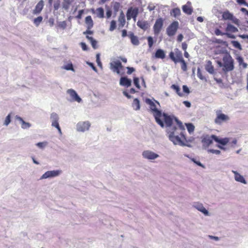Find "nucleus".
Returning a JSON list of instances; mask_svg holds the SVG:
<instances>
[{
  "instance_id": "8",
  "label": "nucleus",
  "mask_w": 248,
  "mask_h": 248,
  "mask_svg": "<svg viewBox=\"0 0 248 248\" xmlns=\"http://www.w3.org/2000/svg\"><path fill=\"white\" fill-rule=\"evenodd\" d=\"M91 126L89 121L79 122L76 125V129L78 132H84L88 131Z\"/></svg>"
},
{
  "instance_id": "50",
  "label": "nucleus",
  "mask_w": 248,
  "mask_h": 248,
  "mask_svg": "<svg viewBox=\"0 0 248 248\" xmlns=\"http://www.w3.org/2000/svg\"><path fill=\"white\" fill-rule=\"evenodd\" d=\"M180 62H181V63H182V65H181L182 69L184 71H186L187 70V65H186V62L184 60L182 61H181Z\"/></svg>"
},
{
  "instance_id": "58",
  "label": "nucleus",
  "mask_w": 248,
  "mask_h": 248,
  "mask_svg": "<svg viewBox=\"0 0 248 248\" xmlns=\"http://www.w3.org/2000/svg\"><path fill=\"white\" fill-rule=\"evenodd\" d=\"M126 69H127V73L128 75L132 74L135 71V69L133 67H127Z\"/></svg>"
},
{
  "instance_id": "2",
  "label": "nucleus",
  "mask_w": 248,
  "mask_h": 248,
  "mask_svg": "<svg viewBox=\"0 0 248 248\" xmlns=\"http://www.w3.org/2000/svg\"><path fill=\"white\" fill-rule=\"evenodd\" d=\"M145 102L149 106L150 110L155 117L156 122L161 127H164V122L161 119L162 111L158 109L157 107V106L160 107V103L154 98L153 99L146 98Z\"/></svg>"
},
{
  "instance_id": "36",
  "label": "nucleus",
  "mask_w": 248,
  "mask_h": 248,
  "mask_svg": "<svg viewBox=\"0 0 248 248\" xmlns=\"http://www.w3.org/2000/svg\"><path fill=\"white\" fill-rule=\"evenodd\" d=\"M222 17L224 19H232L233 18V15L231 14L229 12L227 11L223 13L222 15Z\"/></svg>"
},
{
  "instance_id": "6",
  "label": "nucleus",
  "mask_w": 248,
  "mask_h": 248,
  "mask_svg": "<svg viewBox=\"0 0 248 248\" xmlns=\"http://www.w3.org/2000/svg\"><path fill=\"white\" fill-rule=\"evenodd\" d=\"M164 20L161 18H158L153 26V31L155 35H158L161 31L164 24Z\"/></svg>"
},
{
  "instance_id": "15",
  "label": "nucleus",
  "mask_w": 248,
  "mask_h": 248,
  "mask_svg": "<svg viewBox=\"0 0 248 248\" xmlns=\"http://www.w3.org/2000/svg\"><path fill=\"white\" fill-rule=\"evenodd\" d=\"M162 118H163V120L166 124V127H168V128H170V127H172L173 126L172 125L173 120L170 116L168 115L166 113L162 112L161 119Z\"/></svg>"
},
{
  "instance_id": "34",
  "label": "nucleus",
  "mask_w": 248,
  "mask_h": 248,
  "mask_svg": "<svg viewBox=\"0 0 248 248\" xmlns=\"http://www.w3.org/2000/svg\"><path fill=\"white\" fill-rule=\"evenodd\" d=\"M96 13L97 16L99 18H103L104 16V11L103 8L100 7L96 9Z\"/></svg>"
},
{
  "instance_id": "3",
  "label": "nucleus",
  "mask_w": 248,
  "mask_h": 248,
  "mask_svg": "<svg viewBox=\"0 0 248 248\" xmlns=\"http://www.w3.org/2000/svg\"><path fill=\"white\" fill-rule=\"evenodd\" d=\"M223 67L222 70L226 73L234 69V61L230 54L226 53L223 57Z\"/></svg>"
},
{
  "instance_id": "24",
  "label": "nucleus",
  "mask_w": 248,
  "mask_h": 248,
  "mask_svg": "<svg viewBox=\"0 0 248 248\" xmlns=\"http://www.w3.org/2000/svg\"><path fill=\"white\" fill-rule=\"evenodd\" d=\"M129 36L130 38L131 43L135 46H138L140 42L137 36H135L133 33H131Z\"/></svg>"
},
{
  "instance_id": "4",
  "label": "nucleus",
  "mask_w": 248,
  "mask_h": 248,
  "mask_svg": "<svg viewBox=\"0 0 248 248\" xmlns=\"http://www.w3.org/2000/svg\"><path fill=\"white\" fill-rule=\"evenodd\" d=\"M175 120L178 126L180 127V130H181L180 136L183 138V140L185 143L190 144V143H191L194 141V138L192 137L186 138L185 135V128L182 123L176 118H175Z\"/></svg>"
},
{
  "instance_id": "59",
  "label": "nucleus",
  "mask_w": 248,
  "mask_h": 248,
  "mask_svg": "<svg viewBox=\"0 0 248 248\" xmlns=\"http://www.w3.org/2000/svg\"><path fill=\"white\" fill-rule=\"evenodd\" d=\"M60 2L59 1L54 3V9L55 10H58L60 8Z\"/></svg>"
},
{
  "instance_id": "52",
  "label": "nucleus",
  "mask_w": 248,
  "mask_h": 248,
  "mask_svg": "<svg viewBox=\"0 0 248 248\" xmlns=\"http://www.w3.org/2000/svg\"><path fill=\"white\" fill-rule=\"evenodd\" d=\"M86 63L89 66H90L94 71H95V72H97V69L96 68V67L94 66V65L93 63L89 62H87Z\"/></svg>"
},
{
  "instance_id": "30",
  "label": "nucleus",
  "mask_w": 248,
  "mask_h": 248,
  "mask_svg": "<svg viewBox=\"0 0 248 248\" xmlns=\"http://www.w3.org/2000/svg\"><path fill=\"white\" fill-rule=\"evenodd\" d=\"M118 21L120 23V26L121 27H124L125 24V19L124 15L122 12L121 13L119 17Z\"/></svg>"
},
{
  "instance_id": "28",
  "label": "nucleus",
  "mask_w": 248,
  "mask_h": 248,
  "mask_svg": "<svg viewBox=\"0 0 248 248\" xmlns=\"http://www.w3.org/2000/svg\"><path fill=\"white\" fill-rule=\"evenodd\" d=\"M132 106L134 110H139L140 108L139 100L138 98L134 99L133 101Z\"/></svg>"
},
{
  "instance_id": "61",
  "label": "nucleus",
  "mask_w": 248,
  "mask_h": 248,
  "mask_svg": "<svg viewBox=\"0 0 248 248\" xmlns=\"http://www.w3.org/2000/svg\"><path fill=\"white\" fill-rule=\"evenodd\" d=\"M155 6L154 5V4H152V3H150L148 7H147V9L150 11H153L155 9Z\"/></svg>"
},
{
  "instance_id": "40",
  "label": "nucleus",
  "mask_w": 248,
  "mask_h": 248,
  "mask_svg": "<svg viewBox=\"0 0 248 248\" xmlns=\"http://www.w3.org/2000/svg\"><path fill=\"white\" fill-rule=\"evenodd\" d=\"M48 144V143L47 141H43V142H38L36 144V145L40 149H44L45 148H46Z\"/></svg>"
},
{
  "instance_id": "14",
  "label": "nucleus",
  "mask_w": 248,
  "mask_h": 248,
  "mask_svg": "<svg viewBox=\"0 0 248 248\" xmlns=\"http://www.w3.org/2000/svg\"><path fill=\"white\" fill-rule=\"evenodd\" d=\"M67 93L70 95L72 101H76L78 103H80L82 101L81 98L74 90L72 89H68L67 91Z\"/></svg>"
},
{
  "instance_id": "21",
  "label": "nucleus",
  "mask_w": 248,
  "mask_h": 248,
  "mask_svg": "<svg viewBox=\"0 0 248 248\" xmlns=\"http://www.w3.org/2000/svg\"><path fill=\"white\" fill-rule=\"evenodd\" d=\"M50 118L52 122L51 125L53 127L58 126V125H59L58 123L59 119L58 115L55 112H53L51 114Z\"/></svg>"
},
{
  "instance_id": "25",
  "label": "nucleus",
  "mask_w": 248,
  "mask_h": 248,
  "mask_svg": "<svg viewBox=\"0 0 248 248\" xmlns=\"http://www.w3.org/2000/svg\"><path fill=\"white\" fill-rule=\"evenodd\" d=\"M85 23L87 24L88 29H91L93 28V23L92 17L90 16H87L85 18Z\"/></svg>"
},
{
  "instance_id": "38",
  "label": "nucleus",
  "mask_w": 248,
  "mask_h": 248,
  "mask_svg": "<svg viewBox=\"0 0 248 248\" xmlns=\"http://www.w3.org/2000/svg\"><path fill=\"white\" fill-rule=\"evenodd\" d=\"M186 125L187 129V131H188L189 134H191L194 132L195 129V126L192 124H186Z\"/></svg>"
},
{
  "instance_id": "31",
  "label": "nucleus",
  "mask_w": 248,
  "mask_h": 248,
  "mask_svg": "<svg viewBox=\"0 0 248 248\" xmlns=\"http://www.w3.org/2000/svg\"><path fill=\"white\" fill-rule=\"evenodd\" d=\"M182 10L185 13L188 15H191L193 12L192 9L187 5H183L182 7Z\"/></svg>"
},
{
  "instance_id": "19",
  "label": "nucleus",
  "mask_w": 248,
  "mask_h": 248,
  "mask_svg": "<svg viewBox=\"0 0 248 248\" xmlns=\"http://www.w3.org/2000/svg\"><path fill=\"white\" fill-rule=\"evenodd\" d=\"M15 119L20 123L21 128L23 129H27L31 126V124L26 122L21 117L18 115L16 116Z\"/></svg>"
},
{
  "instance_id": "1",
  "label": "nucleus",
  "mask_w": 248,
  "mask_h": 248,
  "mask_svg": "<svg viewBox=\"0 0 248 248\" xmlns=\"http://www.w3.org/2000/svg\"><path fill=\"white\" fill-rule=\"evenodd\" d=\"M180 127L176 126H172L170 128H168L167 133L168 134V138L173 144L175 145H179L180 146H187L190 147V144L186 143L183 140V138L180 136Z\"/></svg>"
},
{
  "instance_id": "10",
  "label": "nucleus",
  "mask_w": 248,
  "mask_h": 248,
  "mask_svg": "<svg viewBox=\"0 0 248 248\" xmlns=\"http://www.w3.org/2000/svg\"><path fill=\"white\" fill-rule=\"evenodd\" d=\"M61 173L62 170H48L46 171L41 176V177H40V179L42 180L45 179L54 178L60 175Z\"/></svg>"
},
{
  "instance_id": "18",
  "label": "nucleus",
  "mask_w": 248,
  "mask_h": 248,
  "mask_svg": "<svg viewBox=\"0 0 248 248\" xmlns=\"http://www.w3.org/2000/svg\"><path fill=\"white\" fill-rule=\"evenodd\" d=\"M132 81L126 77H122L120 79V85L122 86L128 87L131 86Z\"/></svg>"
},
{
  "instance_id": "33",
  "label": "nucleus",
  "mask_w": 248,
  "mask_h": 248,
  "mask_svg": "<svg viewBox=\"0 0 248 248\" xmlns=\"http://www.w3.org/2000/svg\"><path fill=\"white\" fill-rule=\"evenodd\" d=\"M175 58H176L177 61L176 63L178 62H181L184 59L183 58L182 53L181 51H179L178 49H176V51L175 52Z\"/></svg>"
},
{
  "instance_id": "55",
  "label": "nucleus",
  "mask_w": 248,
  "mask_h": 248,
  "mask_svg": "<svg viewBox=\"0 0 248 248\" xmlns=\"http://www.w3.org/2000/svg\"><path fill=\"white\" fill-rule=\"evenodd\" d=\"M191 160L198 166H200L203 168H204V166L199 161H197L194 158H192Z\"/></svg>"
},
{
  "instance_id": "64",
  "label": "nucleus",
  "mask_w": 248,
  "mask_h": 248,
  "mask_svg": "<svg viewBox=\"0 0 248 248\" xmlns=\"http://www.w3.org/2000/svg\"><path fill=\"white\" fill-rule=\"evenodd\" d=\"M237 61L239 62L240 65H241V64L244 62L243 59L241 56L238 57L237 58Z\"/></svg>"
},
{
  "instance_id": "13",
  "label": "nucleus",
  "mask_w": 248,
  "mask_h": 248,
  "mask_svg": "<svg viewBox=\"0 0 248 248\" xmlns=\"http://www.w3.org/2000/svg\"><path fill=\"white\" fill-rule=\"evenodd\" d=\"M192 206L198 210L199 211L202 212L204 216H209V212L203 206L202 203L199 202H195L193 203Z\"/></svg>"
},
{
  "instance_id": "63",
  "label": "nucleus",
  "mask_w": 248,
  "mask_h": 248,
  "mask_svg": "<svg viewBox=\"0 0 248 248\" xmlns=\"http://www.w3.org/2000/svg\"><path fill=\"white\" fill-rule=\"evenodd\" d=\"M83 13V10H80L78 11V15L76 16V18L78 19H80L82 17V15Z\"/></svg>"
},
{
  "instance_id": "17",
  "label": "nucleus",
  "mask_w": 248,
  "mask_h": 248,
  "mask_svg": "<svg viewBox=\"0 0 248 248\" xmlns=\"http://www.w3.org/2000/svg\"><path fill=\"white\" fill-rule=\"evenodd\" d=\"M232 172L234 174V178L236 181L244 184H246L247 183L244 177L237 171L232 170Z\"/></svg>"
},
{
  "instance_id": "42",
  "label": "nucleus",
  "mask_w": 248,
  "mask_h": 248,
  "mask_svg": "<svg viewBox=\"0 0 248 248\" xmlns=\"http://www.w3.org/2000/svg\"><path fill=\"white\" fill-rule=\"evenodd\" d=\"M232 44L234 47L238 48L239 50H242V46L239 42L237 41H232Z\"/></svg>"
},
{
  "instance_id": "22",
  "label": "nucleus",
  "mask_w": 248,
  "mask_h": 248,
  "mask_svg": "<svg viewBox=\"0 0 248 248\" xmlns=\"http://www.w3.org/2000/svg\"><path fill=\"white\" fill-rule=\"evenodd\" d=\"M212 138L214 140L218 143L219 144L222 145H225L229 142V139L228 138H225L223 139H219L217 136L214 135H212Z\"/></svg>"
},
{
  "instance_id": "20",
  "label": "nucleus",
  "mask_w": 248,
  "mask_h": 248,
  "mask_svg": "<svg viewBox=\"0 0 248 248\" xmlns=\"http://www.w3.org/2000/svg\"><path fill=\"white\" fill-rule=\"evenodd\" d=\"M44 6V1L43 0H40L35 6L34 9L33 11L34 15H38L41 13Z\"/></svg>"
},
{
  "instance_id": "46",
  "label": "nucleus",
  "mask_w": 248,
  "mask_h": 248,
  "mask_svg": "<svg viewBox=\"0 0 248 248\" xmlns=\"http://www.w3.org/2000/svg\"><path fill=\"white\" fill-rule=\"evenodd\" d=\"M11 122V115L10 114H8L4 121V125L7 126Z\"/></svg>"
},
{
  "instance_id": "37",
  "label": "nucleus",
  "mask_w": 248,
  "mask_h": 248,
  "mask_svg": "<svg viewBox=\"0 0 248 248\" xmlns=\"http://www.w3.org/2000/svg\"><path fill=\"white\" fill-rule=\"evenodd\" d=\"M71 2L70 0H63L62 3V8L65 10H68L69 8Z\"/></svg>"
},
{
  "instance_id": "60",
  "label": "nucleus",
  "mask_w": 248,
  "mask_h": 248,
  "mask_svg": "<svg viewBox=\"0 0 248 248\" xmlns=\"http://www.w3.org/2000/svg\"><path fill=\"white\" fill-rule=\"evenodd\" d=\"M80 46L83 50L86 51L88 50V47L85 43L81 42L80 43Z\"/></svg>"
},
{
  "instance_id": "54",
  "label": "nucleus",
  "mask_w": 248,
  "mask_h": 248,
  "mask_svg": "<svg viewBox=\"0 0 248 248\" xmlns=\"http://www.w3.org/2000/svg\"><path fill=\"white\" fill-rule=\"evenodd\" d=\"M207 151L209 153H211L212 154H215L216 155H219L220 154V151L218 150L208 149Z\"/></svg>"
},
{
  "instance_id": "9",
  "label": "nucleus",
  "mask_w": 248,
  "mask_h": 248,
  "mask_svg": "<svg viewBox=\"0 0 248 248\" xmlns=\"http://www.w3.org/2000/svg\"><path fill=\"white\" fill-rule=\"evenodd\" d=\"M110 69L114 73L118 75L121 74L120 70L123 68L121 62L118 60L114 61L110 63Z\"/></svg>"
},
{
  "instance_id": "29",
  "label": "nucleus",
  "mask_w": 248,
  "mask_h": 248,
  "mask_svg": "<svg viewBox=\"0 0 248 248\" xmlns=\"http://www.w3.org/2000/svg\"><path fill=\"white\" fill-rule=\"evenodd\" d=\"M170 14L171 16L176 18L180 15L181 11L179 8H175L170 11Z\"/></svg>"
},
{
  "instance_id": "27",
  "label": "nucleus",
  "mask_w": 248,
  "mask_h": 248,
  "mask_svg": "<svg viewBox=\"0 0 248 248\" xmlns=\"http://www.w3.org/2000/svg\"><path fill=\"white\" fill-rule=\"evenodd\" d=\"M155 57L163 59L165 57V54L163 50L161 49H157L155 53Z\"/></svg>"
},
{
  "instance_id": "49",
  "label": "nucleus",
  "mask_w": 248,
  "mask_h": 248,
  "mask_svg": "<svg viewBox=\"0 0 248 248\" xmlns=\"http://www.w3.org/2000/svg\"><path fill=\"white\" fill-rule=\"evenodd\" d=\"M133 81H134V85H135V86L138 88V89H140V84H139V79L138 78H134V79H133Z\"/></svg>"
},
{
  "instance_id": "26",
  "label": "nucleus",
  "mask_w": 248,
  "mask_h": 248,
  "mask_svg": "<svg viewBox=\"0 0 248 248\" xmlns=\"http://www.w3.org/2000/svg\"><path fill=\"white\" fill-rule=\"evenodd\" d=\"M206 70L210 74H213L214 73V66L212 64V62L210 61H208L205 65Z\"/></svg>"
},
{
  "instance_id": "7",
  "label": "nucleus",
  "mask_w": 248,
  "mask_h": 248,
  "mask_svg": "<svg viewBox=\"0 0 248 248\" xmlns=\"http://www.w3.org/2000/svg\"><path fill=\"white\" fill-rule=\"evenodd\" d=\"M216 115L217 117L214 120V122L216 124H221L223 122L229 120V116L226 114L222 113L220 110L217 111Z\"/></svg>"
},
{
  "instance_id": "35",
  "label": "nucleus",
  "mask_w": 248,
  "mask_h": 248,
  "mask_svg": "<svg viewBox=\"0 0 248 248\" xmlns=\"http://www.w3.org/2000/svg\"><path fill=\"white\" fill-rule=\"evenodd\" d=\"M171 88L175 90L179 96H182L183 95V94L180 92V87L178 85L173 84L171 86Z\"/></svg>"
},
{
  "instance_id": "56",
  "label": "nucleus",
  "mask_w": 248,
  "mask_h": 248,
  "mask_svg": "<svg viewBox=\"0 0 248 248\" xmlns=\"http://www.w3.org/2000/svg\"><path fill=\"white\" fill-rule=\"evenodd\" d=\"M236 2L239 5H244L245 6H248V4L246 2L245 0H236Z\"/></svg>"
},
{
  "instance_id": "16",
  "label": "nucleus",
  "mask_w": 248,
  "mask_h": 248,
  "mask_svg": "<svg viewBox=\"0 0 248 248\" xmlns=\"http://www.w3.org/2000/svg\"><path fill=\"white\" fill-rule=\"evenodd\" d=\"M139 14V10L135 8L129 9L127 12L126 16L127 20H130L132 17H137Z\"/></svg>"
},
{
  "instance_id": "48",
  "label": "nucleus",
  "mask_w": 248,
  "mask_h": 248,
  "mask_svg": "<svg viewBox=\"0 0 248 248\" xmlns=\"http://www.w3.org/2000/svg\"><path fill=\"white\" fill-rule=\"evenodd\" d=\"M96 62L97 63L98 66L102 68V63H101V61H100V54H96Z\"/></svg>"
},
{
  "instance_id": "41",
  "label": "nucleus",
  "mask_w": 248,
  "mask_h": 248,
  "mask_svg": "<svg viewBox=\"0 0 248 248\" xmlns=\"http://www.w3.org/2000/svg\"><path fill=\"white\" fill-rule=\"evenodd\" d=\"M43 20V17L41 16H38L37 18H35L33 20V23L36 26H38L40 23Z\"/></svg>"
},
{
  "instance_id": "12",
  "label": "nucleus",
  "mask_w": 248,
  "mask_h": 248,
  "mask_svg": "<svg viewBox=\"0 0 248 248\" xmlns=\"http://www.w3.org/2000/svg\"><path fill=\"white\" fill-rule=\"evenodd\" d=\"M213 140H214V139L212 138V135H202V148L205 149L207 148L213 143Z\"/></svg>"
},
{
  "instance_id": "47",
  "label": "nucleus",
  "mask_w": 248,
  "mask_h": 248,
  "mask_svg": "<svg viewBox=\"0 0 248 248\" xmlns=\"http://www.w3.org/2000/svg\"><path fill=\"white\" fill-rule=\"evenodd\" d=\"M147 40H148V46H149V47L150 48L152 47L153 45V44H154V40H153V37L151 36L148 37Z\"/></svg>"
},
{
  "instance_id": "11",
  "label": "nucleus",
  "mask_w": 248,
  "mask_h": 248,
  "mask_svg": "<svg viewBox=\"0 0 248 248\" xmlns=\"http://www.w3.org/2000/svg\"><path fill=\"white\" fill-rule=\"evenodd\" d=\"M142 156L144 159L149 160H155L159 156L157 154L151 150H145L143 151L142 153Z\"/></svg>"
},
{
  "instance_id": "53",
  "label": "nucleus",
  "mask_w": 248,
  "mask_h": 248,
  "mask_svg": "<svg viewBox=\"0 0 248 248\" xmlns=\"http://www.w3.org/2000/svg\"><path fill=\"white\" fill-rule=\"evenodd\" d=\"M169 57L170 58V59L173 61L175 63H176V58L174 56V53L173 52H170L169 54Z\"/></svg>"
},
{
  "instance_id": "23",
  "label": "nucleus",
  "mask_w": 248,
  "mask_h": 248,
  "mask_svg": "<svg viewBox=\"0 0 248 248\" xmlns=\"http://www.w3.org/2000/svg\"><path fill=\"white\" fill-rule=\"evenodd\" d=\"M137 24L139 28L144 31H146L149 27L148 21L145 20H139Z\"/></svg>"
},
{
  "instance_id": "57",
  "label": "nucleus",
  "mask_w": 248,
  "mask_h": 248,
  "mask_svg": "<svg viewBox=\"0 0 248 248\" xmlns=\"http://www.w3.org/2000/svg\"><path fill=\"white\" fill-rule=\"evenodd\" d=\"M215 33L216 35H225V33H222L221 31L218 29H216L215 31Z\"/></svg>"
},
{
  "instance_id": "44",
  "label": "nucleus",
  "mask_w": 248,
  "mask_h": 248,
  "mask_svg": "<svg viewBox=\"0 0 248 248\" xmlns=\"http://www.w3.org/2000/svg\"><path fill=\"white\" fill-rule=\"evenodd\" d=\"M116 28V22L115 20H112L110 22L109 31H113Z\"/></svg>"
},
{
  "instance_id": "51",
  "label": "nucleus",
  "mask_w": 248,
  "mask_h": 248,
  "mask_svg": "<svg viewBox=\"0 0 248 248\" xmlns=\"http://www.w3.org/2000/svg\"><path fill=\"white\" fill-rule=\"evenodd\" d=\"M197 76L199 78H200L202 80L205 79V78L202 76L200 68H198L197 69Z\"/></svg>"
},
{
  "instance_id": "32",
  "label": "nucleus",
  "mask_w": 248,
  "mask_h": 248,
  "mask_svg": "<svg viewBox=\"0 0 248 248\" xmlns=\"http://www.w3.org/2000/svg\"><path fill=\"white\" fill-rule=\"evenodd\" d=\"M226 31L228 32H236L238 31L237 28L234 27L233 25L229 24L226 29Z\"/></svg>"
},
{
  "instance_id": "5",
  "label": "nucleus",
  "mask_w": 248,
  "mask_h": 248,
  "mask_svg": "<svg viewBox=\"0 0 248 248\" xmlns=\"http://www.w3.org/2000/svg\"><path fill=\"white\" fill-rule=\"evenodd\" d=\"M179 27V23L177 21L172 22L167 28L166 33L170 36H173L175 34Z\"/></svg>"
},
{
  "instance_id": "45",
  "label": "nucleus",
  "mask_w": 248,
  "mask_h": 248,
  "mask_svg": "<svg viewBox=\"0 0 248 248\" xmlns=\"http://www.w3.org/2000/svg\"><path fill=\"white\" fill-rule=\"evenodd\" d=\"M58 26L62 29H65L67 26L66 22L65 21L59 22L58 23Z\"/></svg>"
},
{
  "instance_id": "62",
  "label": "nucleus",
  "mask_w": 248,
  "mask_h": 248,
  "mask_svg": "<svg viewBox=\"0 0 248 248\" xmlns=\"http://www.w3.org/2000/svg\"><path fill=\"white\" fill-rule=\"evenodd\" d=\"M183 92L185 93H189L190 92L189 90L186 85L183 86Z\"/></svg>"
},
{
  "instance_id": "43",
  "label": "nucleus",
  "mask_w": 248,
  "mask_h": 248,
  "mask_svg": "<svg viewBox=\"0 0 248 248\" xmlns=\"http://www.w3.org/2000/svg\"><path fill=\"white\" fill-rule=\"evenodd\" d=\"M62 68L66 70H71L73 71H74V69L73 68V66L72 63H70L65 65H64L62 67Z\"/></svg>"
},
{
  "instance_id": "39",
  "label": "nucleus",
  "mask_w": 248,
  "mask_h": 248,
  "mask_svg": "<svg viewBox=\"0 0 248 248\" xmlns=\"http://www.w3.org/2000/svg\"><path fill=\"white\" fill-rule=\"evenodd\" d=\"M86 38L90 41L92 47L94 49H96L97 41L95 40H94L92 37L89 36L88 35L86 36Z\"/></svg>"
}]
</instances>
